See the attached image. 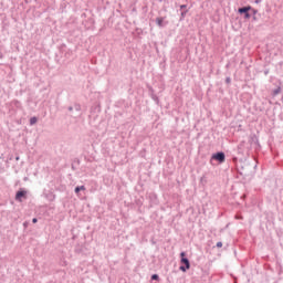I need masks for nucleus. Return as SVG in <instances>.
<instances>
[{"label":"nucleus","instance_id":"f257e3e1","mask_svg":"<svg viewBox=\"0 0 283 283\" xmlns=\"http://www.w3.org/2000/svg\"><path fill=\"white\" fill-rule=\"evenodd\" d=\"M233 163H235V169L239 176H242L244 180H247L248 178L251 180V178L255 176V171L253 169H255L258 165L253 166L247 161H242V160L238 161L237 157L233 158Z\"/></svg>","mask_w":283,"mask_h":283},{"label":"nucleus","instance_id":"f03ea898","mask_svg":"<svg viewBox=\"0 0 283 283\" xmlns=\"http://www.w3.org/2000/svg\"><path fill=\"white\" fill-rule=\"evenodd\" d=\"M66 109L71 118H81L83 116V111L78 103H74L72 106L66 107Z\"/></svg>","mask_w":283,"mask_h":283},{"label":"nucleus","instance_id":"7ed1b4c3","mask_svg":"<svg viewBox=\"0 0 283 283\" xmlns=\"http://www.w3.org/2000/svg\"><path fill=\"white\" fill-rule=\"evenodd\" d=\"M180 264L179 271H182V273H187V271L191 269V262L189 261V258H187V252L185 251L180 252Z\"/></svg>","mask_w":283,"mask_h":283},{"label":"nucleus","instance_id":"20e7f679","mask_svg":"<svg viewBox=\"0 0 283 283\" xmlns=\"http://www.w3.org/2000/svg\"><path fill=\"white\" fill-rule=\"evenodd\" d=\"M213 160H216V163L219 165H222L227 160V154H224L222 150L213 153L210 158V165H213Z\"/></svg>","mask_w":283,"mask_h":283},{"label":"nucleus","instance_id":"39448f33","mask_svg":"<svg viewBox=\"0 0 283 283\" xmlns=\"http://www.w3.org/2000/svg\"><path fill=\"white\" fill-rule=\"evenodd\" d=\"M251 10H252L251 6L240 7L238 9V14L243 15V19H245V21H249V19H251Z\"/></svg>","mask_w":283,"mask_h":283},{"label":"nucleus","instance_id":"423d86ee","mask_svg":"<svg viewBox=\"0 0 283 283\" xmlns=\"http://www.w3.org/2000/svg\"><path fill=\"white\" fill-rule=\"evenodd\" d=\"M15 201L17 202H23V200H28V190H25V188H20L17 192H15Z\"/></svg>","mask_w":283,"mask_h":283},{"label":"nucleus","instance_id":"0eeeda50","mask_svg":"<svg viewBox=\"0 0 283 283\" xmlns=\"http://www.w3.org/2000/svg\"><path fill=\"white\" fill-rule=\"evenodd\" d=\"M155 23L156 25H158V28H165V25H167V22H165L164 17L156 18Z\"/></svg>","mask_w":283,"mask_h":283},{"label":"nucleus","instance_id":"6e6552de","mask_svg":"<svg viewBox=\"0 0 283 283\" xmlns=\"http://www.w3.org/2000/svg\"><path fill=\"white\" fill-rule=\"evenodd\" d=\"M150 92V98H153L156 102V105L160 103V98H158V95L154 93V88H149Z\"/></svg>","mask_w":283,"mask_h":283},{"label":"nucleus","instance_id":"1a4fd4ad","mask_svg":"<svg viewBox=\"0 0 283 283\" xmlns=\"http://www.w3.org/2000/svg\"><path fill=\"white\" fill-rule=\"evenodd\" d=\"M281 93H282V87L277 86L272 91V96H277V94H281Z\"/></svg>","mask_w":283,"mask_h":283},{"label":"nucleus","instance_id":"9d476101","mask_svg":"<svg viewBox=\"0 0 283 283\" xmlns=\"http://www.w3.org/2000/svg\"><path fill=\"white\" fill-rule=\"evenodd\" d=\"M74 191H75V193H81V191H85V186H77V187H75V189H74Z\"/></svg>","mask_w":283,"mask_h":283},{"label":"nucleus","instance_id":"9b49d317","mask_svg":"<svg viewBox=\"0 0 283 283\" xmlns=\"http://www.w3.org/2000/svg\"><path fill=\"white\" fill-rule=\"evenodd\" d=\"M150 280H151L153 282H160V276H159L158 274H153V275L150 276Z\"/></svg>","mask_w":283,"mask_h":283},{"label":"nucleus","instance_id":"f8f14e48","mask_svg":"<svg viewBox=\"0 0 283 283\" xmlns=\"http://www.w3.org/2000/svg\"><path fill=\"white\" fill-rule=\"evenodd\" d=\"M36 123H39V118L36 116L30 118V125H36Z\"/></svg>","mask_w":283,"mask_h":283},{"label":"nucleus","instance_id":"ddd939ff","mask_svg":"<svg viewBox=\"0 0 283 283\" xmlns=\"http://www.w3.org/2000/svg\"><path fill=\"white\" fill-rule=\"evenodd\" d=\"M187 12H189V10H187V9L181 11L180 21H185V18L187 17Z\"/></svg>","mask_w":283,"mask_h":283},{"label":"nucleus","instance_id":"4468645a","mask_svg":"<svg viewBox=\"0 0 283 283\" xmlns=\"http://www.w3.org/2000/svg\"><path fill=\"white\" fill-rule=\"evenodd\" d=\"M48 198H49L50 202H52V201H54V199L56 198V196L51 192V193L48 195Z\"/></svg>","mask_w":283,"mask_h":283},{"label":"nucleus","instance_id":"2eb2a0df","mask_svg":"<svg viewBox=\"0 0 283 283\" xmlns=\"http://www.w3.org/2000/svg\"><path fill=\"white\" fill-rule=\"evenodd\" d=\"M250 12H251V14H252L253 17H256V14H258V9H254V8L252 7V9H250Z\"/></svg>","mask_w":283,"mask_h":283},{"label":"nucleus","instance_id":"dca6fc26","mask_svg":"<svg viewBox=\"0 0 283 283\" xmlns=\"http://www.w3.org/2000/svg\"><path fill=\"white\" fill-rule=\"evenodd\" d=\"M96 109H97V112H101V105L93 106L91 108V112H95Z\"/></svg>","mask_w":283,"mask_h":283},{"label":"nucleus","instance_id":"f3484780","mask_svg":"<svg viewBox=\"0 0 283 283\" xmlns=\"http://www.w3.org/2000/svg\"><path fill=\"white\" fill-rule=\"evenodd\" d=\"M12 103L15 107H21V102H19L18 99H14Z\"/></svg>","mask_w":283,"mask_h":283},{"label":"nucleus","instance_id":"a211bd4d","mask_svg":"<svg viewBox=\"0 0 283 283\" xmlns=\"http://www.w3.org/2000/svg\"><path fill=\"white\" fill-rule=\"evenodd\" d=\"M226 83H227V85H231V78L229 76L226 77Z\"/></svg>","mask_w":283,"mask_h":283},{"label":"nucleus","instance_id":"6ab92c4d","mask_svg":"<svg viewBox=\"0 0 283 283\" xmlns=\"http://www.w3.org/2000/svg\"><path fill=\"white\" fill-rule=\"evenodd\" d=\"M252 143H258V136L255 135L252 136Z\"/></svg>","mask_w":283,"mask_h":283},{"label":"nucleus","instance_id":"aec40b11","mask_svg":"<svg viewBox=\"0 0 283 283\" xmlns=\"http://www.w3.org/2000/svg\"><path fill=\"white\" fill-rule=\"evenodd\" d=\"M217 249H222V242L221 241L217 242Z\"/></svg>","mask_w":283,"mask_h":283},{"label":"nucleus","instance_id":"412c9836","mask_svg":"<svg viewBox=\"0 0 283 283\" xmlns=\"http://www.w3.org/2000/svg\"><path fill=\"white\" fill-rule=\"evenodd\" d=\"M180 10H187V4H181Z\"/></svg>","mask_w":283,"mask_h":283},{"label":"nucleus","instance_id":"4be33fe9","mask_svg":"<svg viewBox=\"0 0 283 283\" xmlns=\"http://www.w3.org/2000/svg\"><path fill=\"white\" fill-rule=\"evenodd\" d=\"M36 222H39V219L33 218V219H32V223H33V224H36Z\"/></svg>","mask_w":283,"mask_h":283},{"label":"nucleus","instance_id":"5701e85b","mask_svg":"<svg viewBox=\"0 0 283 283\" xmlns=\"http://www.w3.org/2000/svg\"><path fill=\"white\" fill-rule=\"evenodd\" d=\"M28 221H25L24 223H23V227H24V229H28Z\"/></svg>","mask_w":283,"mask_h":283},{"label":"nucleus","instance_id":"b1692460","mask_svg":"<svg viewBox=\"0 0 283 283\" xmlns=\"http://www.w3.org/2000/svg\"><path fill=\"white\" fill-rule=\"evenodd\" d=\"M253 21H258V15L252 17Z\"/></svg>","mask_w":283,"mask_h":283},{"label":"nucleus","instance_id":"393cba45","mask_svg":"<svg viewBox=\"0 0 283 283\" xmlns=\"http://www.w3.org/2000/svg\"><path fill=\"white\" fill-rule=\"evenodd\" d=\"M254 3H262V0H255Z\"/></svg>","mask_w":283,"mask_h":283},{"label":"nucleus","instance_id":"a878e982","mask_svg":"<svg viewBox=\"0 0 283 283\" xmlns=\"http://www.w3.org/2000/svg\"><path fill=\"white\" fill-rule=\"evenodd\" d=\"M20 159H21V157H19V156L15 157V160H20Z\"/></svg>","mask_w":283,"mask_h":283},{"label":"nucleus","instance_id":"bb28decb","mask_svg":"<svg viewBox=\"0 0 283 283\" xmlns=\"http://www.w3.org/2000/svg\"><path fill=\"white\" fill-rule=\"evenodd\" d=\"M264 74H265V75L269 74V70L264 71Z\"/></svg>","mask_w":283,"mask_h":283},{"label":"nucleus","instance_id":"cd10ccee","mask_svg":"<svg viewBox=\"0 0 283 283\" xmlns=\"http://www.w3.org/2000/svg\"><path fill=\"white\" fill-rule=\"evenodd\" d=\"M72 169L74 170V169H75V166H72Z\"/></svg>","mask_w":283,"mask_h":283}]
</instances>
